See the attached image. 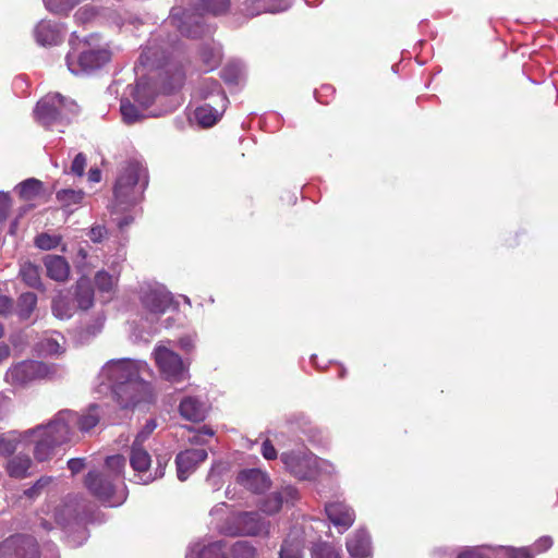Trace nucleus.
Returning a JSON list of instances; mask_svg holds the SVG:
<instances>
[{
  "mask_svg": "<svg viewBox=\"0 0 558 558\" xmlns=\"http://www.w3.org/2000/svg\"><path fill=\"white\" fill-rule=\"evenodd\" d=\"M121 409H134L151 404L155 393L149 381L140 376V366L132 360L122 359L108 362L100 372Z\"/></svg>",
  "mask_w": 558,
  "mask_h": 558,
  "instance_id": "obj_1",
  "label": "nucleus"
},
{
  "mask_svg": "<svg viewBox=\"0 0 558 558\" xmlns=\"http://www.w3.org/2000/svg\"><path fill=\"white\" fill-rule=\"evenodd\" d=\"M142 177L146 185V170L137 161H130L121 169L113 186V199L109 206L111 213L125 211L142 199V191L137 189Z\"/></svg>",
  "mask_w": 558,
  "mask_h": 558,
  "instance_id": "obj_2",
  "label": "nucleus"
},
{
  "mask_svg": "<svg viewBox=\"0 0 558 558\" xmlns=\"http://www.w3.org/2000/svg\"><path fill=\"white\" fill-rule=\"evenodd\" d=\"M199 97L211 99V102L204 104L195 110V119L204 128L215 125L225 112L229 99L217 80L208 78L202 83L198 89Z\"/></svg>",
  "mask_w": 558,
  "mask_h": 558,
  "instance_id": "obj_3",
  "label": "nucleus"
},
{
  "mask_svg": "<svg viewBox=\"0 0 558 558\" xmlns=\"http://www.w3.org/2000/svg\"><path fill=\"white\" fill-rule=\"evenodd\" d=\"M147 439V434L138 433L130 448V465L135 472L134 476L137 483L147 485L165 475V469L168 460L157 458V468L151 472V457L144 448L143 444Z\"/></svg>",
  "mask_w": 558,
  "mask_h": 558,
  "instance_id": "obj_4",
  "label": "nucleus"
},
{
  "mask_svg": "<svg viewBox=\"0 0 558 558\" xmlns=\"http://www.w3.org/2000/svg\"><path fill=\"white\" fill-rule=\"evenodd\" d=\"M269 522L257 511H242L228 517L219 526V533L230 537L267 535Z\"/></svg>",
  "mask_w": 558,
  "mask_h": 558,
  "instance_id": "obj_5",
  "label": "nucleus"
},
{
  "mask_svg": "<svg viewBox=\"0 0 558 558\" xmlns=\"http://www.w3.org/2000/svg\"><path fill=\"white\" fill-rule=\"evenodd\" d=\"M111 59V52L108 49L99 48L92 49L84 43L82 49L76 53L72 50L66 56V65L69 70L77 75L82 73H89L100 69Z\"/></svg>",
  "mask_w": 558,
  "mask_h": 558,
  "instance_id": "obj_6",
  "label": "nucleus"
},
{
  "mask_svg": "<svg viewBox=\"0 0 558 558\" xmlns=\"http://www.w3.org/2000/svg\"><path fill=\"white\" fill-rule=\"evenodd\" d=\"M65 111L76 113L75 101L69 100L60 94H48L37 102L35 114L41 124L49 126L61 121Z\"/></svg>",
  "mask_w": 558,
  "mask_h": 558,
  "instance_id": "obj_7",
  "label": "nucleus"
},
{
  "mask_svg": "<svg viewBox=\"0 0 558 558\" xmlns=\"http://www.w3.org/2000/svg\"><path fill=\"white\" fill-rule=\"evenodd\" d=\"M37 539L27 534H13L0 543V558H39Z\"/></svg>",
  "mask_w": 558,
  "mask_h": 558,
  "instance_id": "obj_8",
  "label": "nucleus"
},
{
  "mask_svg": "<svg viewBox=\"0 0 558 558\" xmlns=\"http://www.w3.org/2000/svg\"><path fill=\"white\" fill-rule=\"evenodd\" d=\"M280 459L287 471L300 480H310L316 474V458L307 450L282 452Z\"/></svg>",
  "mask_w": 558,
  "mask_h": 558,
  "instance_id": "obj_9",
  "label": "nucleus"
},
{
  "mask_svg": "<svg viewBox=\"0 0 558 558\" xmlns=\"http://www.w3.org/2000/svg\"><path fill=\"white\" fill-rule=\"evenodd\" d=\"M154 355L160 373L167 380L180 383L185 378L186 369L179 354L165 347H158Z\"/></svg>",
  "mask_w": 558,
  "mask_h": 558,
  "instance_id": "obj_10",
  "label": "nucleus"
},
{
  "mask_svg": "<svg viewBox=\"0 0 558 558\" xmlns=\"http://www.w3.org/2000/svg\"><path fill=\"white\" fill-rule=\"evenodd\" d=\"M49 367L39 361H22L10 367L5 374L7 381L23 386L48 375Z\"/></svg>",
  "mask_w": 558,
  "mask_h": 558,
  "instance_id": "obj_11",
  "label": "nucleus"
},
{
  "mask_svg": "<svg viewBox=\"0 0 558 558\" xmlns=\"http://www.w3.org/2000/svg\"><path fill=\"white\" fill-rule=\"evenodd\" d=\"M75 418L71 411H62L57 417L43 428L41 435L59 447L71 439L72 429L70 421Z\"/></svg>",
  "mask_w": 558,
  "mask_h": 558,
  "instance_id": "obj_12",
  "label": "nucleus"
},
{
  "mask_svg": "<svg viewBox=\"0 0 558 558\" xmlns=\"http://www.w3.org/2000/svg\"><path fill=\"white\" fill-rule=\"evenodd\" d=\"M88 492L100 501H110L114 495L113 478L110 474L99 471H89L84 480Z\"/></svg>",
  "mask_w": 558,
  "mask_h": 558,
  "instance_id": "obj_13",
  "label": "nucleus"
},
{
  "mask_svg": "<svg viewBox=\"0 0 558 558\" xmlns=\"http://www.w3.org/2000/svg\"><path fill=\"white\" fill-rule=\"evenodd\" d=\"M208 457L204 448H193L181 451L175 457L177 474L180 481H185Z\"/></svg>",
  "mask_w": 558,
  "mask_h": 558,
  "instance_id": "obj_14",
  "label": "nucleus"
},
{
  "mask_svg": "<svg viewBox=\"0 0 558 558\" xmlns=\"http://www.w3.org/2000/svg\"><path fill=\"white\" fill-rule=\"evenodd\" d=\"M299 499V492L291 485L282 486L259 502V509L266 514L277 513L283 506L291 505Z\"/></svg>",
  "mask_w": 558,
  "mask_h": 558,
  "instance_id": "obj_15",
  "label": "nucleus"
},
{
  "mask_svg": "<svg viewBox=\"0 0 558 558\" xmlns=\"http://www.w3.org/2000/svg\"><path fill=\"white\" fill-rule=\"evenodd\" d=\"M325 512L328 520L340 531L349 530L355 521V512L344 501H331L326 504Z\"/></svg>",
  "mask_w": 558,
  "mask_h": 558,
  "instance_id": "obj_16",
  "label": "nucleus"
},
{
  "mask_svg": "<svg viewBox=\"0 0 558 558\" xmlns=\"http://www.w3.org/2000/svg\"><path fill=\"white\" fill-rule=\"evenodd\" d=\"M236 481L240 485L255 494L264 493L270 487L268 475L258 469L241 471Z\"/></svg>",
  "mask_w": 558,
  "mask_h": 558,
  "instance_id": "obj_17",
  "label": "nucleus"
},
{
  "mask_svg": "<svg viewBox=\"0 0 558 558\" xmlns=\"http://www.w3.org/2000/svg\"><path fill=\"white\" fill-rule=\"evenodd\" d=\"M208 408L206 403L196 397H185L179 404L180 415L190 422H203L207 416Z\"/></svg>",
  "mask_w": 558,
  "mask_h": 558,
  "instance_id": "obj_18",
  "label": "nucleus"
},
{
  "mask_svg": "<svg viewBox=\"0 0 558 558\" xmlns=\"http://www.w3.org/2000/svg\"><path fill=\"white\" fill-rule=\"evenodd\" d=\"M143 306L151 314L161 315L172 304L170 293L160 290H148L142 296Z\"/></svg>",
  "mask_w": 558,
  "mask_h": 558,
  "instance_id": "obj_19",
  "label": "nucleus"
},
{
  "mask_svg": "<svg viewBox=\"0 0 558 558\" xmlns=\"http://www.w3.org/2000/svg\"><path fill=\"white\" fill-rule=\"evenodd\" d=\"M349 554L356 558H366L372 554L371 536L366 531L359 530L347 541Z\"/></svg>",
  "mask_w": 558,
  "mask_h": 558,
  "instance_id": "obj_20",
  "label": "nucleus"
},
{
  "mask_svg": "<svg viewBox=\"0 0 558 558\" xmlns=\"http://www.w3.org/2000/svg\"><path fill=\"white\" fill-rule=\"evenodd\" d=\"M47 276L54 281H65L70 276V265L60 255H47L44 258Z\"/></svg>",
  "mask_w": 558,
  "mask_h": 558,
  "instance_id": "obj_21",
  "label": "nucleus"
},
{
  "mask_svg": "<svg viewBox=\"0 0 558 558\" xmlns=\"http://www.w3.org/2000/svg\"><path fill=\"white\" fill-rule=\"evenodd\" d=\"M73 300L76 307L87 311L94 305V289L87 278H81L74 286Z\"/></svg>",
  "mask_w": 558,
  "mask_h": 558,
  "instance_id": "obj_22",
  "label": "nucleus"
},
{
  "mask_svg": "<svg viewBox=\"0 0 558 558\" xmlns=\"http://www.w3.org/2000/svg\"><path fill=\"white\" fill-rule=\"evenodd\" d=\"M33 462L27 454H16L7 462L5 470L10 477L25 478L29 475Z\"/></svg>",
  "mask_w": 558,
  "mask_h": 558,
  "instance_id": "obj_23",
  "label": "nucleus"
},
{
  "mask_svg": "<svg viewBox=\"0 0 558 558\" xmlns=\"http://www.w3.org/2000/svg\"><path fill=\"white\" fill-rule=\"evenodd\" d=\"M227 545L228 543L222 539L206 545H196L195 556L196 558H230L227 553Z\"/></svg>",
  "mask_w": 558,
  "mask_h": 558,
  "instance_id": "obj_24",
  "label": "nucleus"
},
{
  "mask_svg": "<svg viewBox=\"0 0 558 558\" xmlns=\"http://www.w3.org/2000/svg\"><path fill=\"white\" fill-rule=\"evenodd\" d=\"M78 310L76 304L69 294L60 293L52 301V313L60 319L71 318L75 311Z\"/></svg>",
  "mask_w": 558,
  "mask_h": 558,
  "instance_id": "obj_25",
  "label": "nucleus"
},
{
  "mask_svg": "<svg viewBox=\"0 0 558 558\" xmlns=\"http://www.w3.org/2000/svg\"><path fill=\"white\" fill-rule=\"evenodd\" d=\"M75 418L70 421L71 424H76L82 432H89L100 421L99 405L92 404L86 412L77 414L72 412Z\"/></svg>",
  "mask_w": 558,
  "mask_h": 558,
  "instance_id": "obj_26",
  "label": "nucleus"
},
{
  "mask_svg": "<svg viewBox=\"0 0 558 558\" xmlns=\"http://www.w3.org/2000/svg\"><path fill=\"white\" fill-rule=\"evenodd\" d=\"M44 193V183L35 178L27 179L19 184V195L24 201H34Z\"/></svg>",
  "mask_w": 558,
  "mask_h": 558,
  "instance_id": "obj_27",
  "label": "nucleus"
},
{
  "mask_svg": "<svg viewBox=\"0 0 558 558\" xmlns=\"http://www.w3.org/2000/svg\"><path fill=\"white\" fill-rule=\"evenodd\" d=\"M21 279L23 282H25L28 287L35 288V289H41V278H40V271L39 267L27 262L21 265L20 272H19Z\"/></svg>",
  "mask_w": 558,
  "mask_h": 558,
  "instance_id": "obj_28",
  "label": "nucleus"
},
{
  "mask_svg": "<svg viewBox=\"0 0 558 558\" xmlns=\"http://www.w3.org/2000/svg\"><path fill=\"white\" fill-rule=\"evenodd\" d=\"M36 40L43 46H51L58 41V33L50 23L41 22L35 29Z\"/></svg>",
  "mask_w": 558,
  "mask_h": 558,
  "instance_id": "obj_29",
  "label": "nucleus"
},
{
  "mask_svg": "<svg viewBox=\"0 0 558 558\" xmlns=\"http://www.w3.org/2000/svg\"><path fill=\"white\" fill-rule=\"evenodd\" d=\"M37 305V295L33 292L22 293L17 300V315L22 319L31 317Z\"/></svg>",
  "mask_w": 558,
  "mask_h": 558,
  "instance_id": "obj_30",
  "label": "nucleus"
},
{
  "mask_svg": "<svg viewBox=\"0 0 558 558\" xmlns=\"http://www.w3.org/2000/svg\"><path fill=\"white\" fill-rule=\"evenodd\" d=\"M85 193L83 190L62 189L57 192L56 198L62 207H70L82 203Z\"/></svg>",
  "mask_w": 558,
  "mask_h": 558,
  "instance_id": "obj_31",
  "label": "nucleus"
},
{
  "mask_svg": "<svg viewBox=\"0 0 558 558\" xmlns=\"http://www.w3.org/2000/svg\"><path fill=\"white\" fill-rule=\"evenodd\" d=\"M230 0H201L196 10L203 13H211L219 15L226 13L229 10Z\"/></svg>",
  "mask_w": 558,
  "mask_h": 558,
  "instance_id": "obj_32",
  "label": "nucleus"
},
{
  "mask_svg": "<svg viewBox=\"0 0 558 558\" xmlns=\"http://www.w3.org/2000/svg\"><path fill=\"white\" fill-rule=\"evenodd\" d=\"M312 558H341L340 550L328 542H317L311 549Z\"/></svg>",
  "mask_w": 558,
  "mask_h": 558,
  "instance_id": "obj_33",
  "label": "nucleus"
},
{
  "mask_svg": "<svg viewBox=\"0 0 558 558\" xmlns=\"http://www.w3.org/2000/svg\"><path fill=\"white\" fill-rule=\"evenodd\" d=\"M56 448L57 447L51 444L50 439L40 435V438L36 441L34 448V456L39 462L47 461L52 457Z\"/></svg>",
  "mask_w": 558,
  "mask_h": 558,
  "instance_id": "obj_34",
  "label": "nucleus"
},
{
  "mask_svg": "<svg viewBox=\"0 0 558 558\" xmlns=\"http://www.w3.org/2000/svg\"><path fill=\"white\" fill-rule=\"evenodd\" d=\"M232 558H256V548L247 541H238L230 547Z\"/></svg>",
  "mask_w": 558,
  "mask_h": 558,
  "instance_id": "obj_35",
  "label": "nucleus"
},
{
  "mask_svg": "<svg viewBox=\"0 0 558 558\" xmlns=\"http://www.w3.org/2000/svg\"><path fill=\"white\" fill-rule=\"evenodd\" d=\"M280 558H302V544L299 539L287 538L280 549Z\"/></svg>",
  "mask_w": 558,
  "mask_h": 558,
  "instance_id": "obj_36",
  "label": "nucleus"
},
{
  "mask_svg": "<svg viewBox=\"0 0 558 558\" xmlns=\"http://www.w3.org/2000/svg\"><path fill=\"white\" fill-rule=\"evenodd\" d=\"M83 0H46L47 9L56 14H68Z\"/></svg>",
  "mask_w": 558,
  "mask_h": 558,
  "instance_id": "obj_37",
  "label": "nucleus"
},
{
  "mask_svg": "<svg viewBox=\"0 0 558 558\" xmlns=\"http://www.w3.org/2000/svg\"><path fill=\"white\" fill-rule=\"evenodd\" d=\"M199 59L205 66V71H213L220 64L219 54L210 47H203L199 50Z\"/></svg>",
  "mask_w": 558,
  "mask_h": 558,
  "instance_id": "obj_38",
  "label": "nucleus"
},
{
  "mask_svg": "<svg viewBox=\"0 0 558 558\" xmlns=\"http://www.w3.org/2000/svg\"><path fill=\"white\" fill-rule=\"evenodd\" d=\"M52 482V476H41L29 488L24 490V496L29 499L37 498Z\"/></svg>",
  "mask_w": 558,
  "mask_h": 558,
  "instance_id": "obj_39",
  "label": "nucleus"
},
{
  "mask_svg": "<svg viewBox=\"0 0 558 558\" xmlns=\"http://www.w3.org/2000/svg\"><path fill=\"white\" fill-rule=\"evenodd\" d=\"M95 286L100 292H111L114 289L116 280L109 272L100 270L95 275Z\"/></svg>",
  "mask_w": 558,
  "mask_h": 558,
  "instance_id": "obj_40",
  "label": "nucleus"
},
{
  "mask_svg": "<svg viewBox=\"0 0 558 558\" xmlns=\"http://www.w3.org/2000/svg\"><path fill=\"white\" fill-rule=\"evenodd\" d=\"M120 111L126 123H134L142 117L138 108L130 100H121Z\"/></svg>",
  "mask_w": 558,
  "mask_h": 558,
  "instance_id": "obj_41",
  "label": "nucleus"
},
{
  "mask_svg": "<svg viewBox=\"0 0 558 558\" xmlns=\"http://www.w3.org/2000/svg\"><path fill=\"white\" fill-rule=\"evenodd\" d=\"M125 462L126 460L122 454L110 456L106 459V468L112 473V478L121 476Z\"/></svg>",
  "mask_w": 558,
  "mask_h": 558,
  "instance_id": "obj_42",
  "label": "nucleus"
},
{
  "mask_svg": "<svg viewBox=\"0 0 558 558\" xmlns=\"http://www.w3.org/2000/svg\"><path fill=\"white\" fill-rule=\"evenodd\" d=\"M40 351L45 354L49 355H58L61 354L64 350L58 340L52 338L43 339L39 343Z\"/></svg>",
  "mask_w": 558,
  "mask_h": 558,
  "instance_id": "obj_43",
  "label": "nucleus"
},
{
  "mask_svg": "<svg viewBox=\"0 0 558 558\" xmlns=\"http://www.w3.org/2000/svg\"><path fill=\"white\" fill-rule=\"evenodd\" d=\"M59 239L56 236H51L47 233H41L36 236L35 244L37 247L41 250H51L58 246Z\"/></svg>",
  "mask_w": 558,
  "mask_h": 558,
  "instance_id": "obj_44",
  "label": "nucleus"
},
{
  "mask_svg": "<svg viewBox=\"0 0 558 558\" xmlns=\"http://www.w3.org/2000/svg\"><path fill=\"white\" fill-rule=\"evenodd\" d=\"M86 156L83 153H78L71 165L70 173L76 177H83L86 168Z\"/></svg>",
  "mask_w": 558,
  "mask_h": 558,
  "instance_id": "obj_45",
  "label": "nucleus"
},
{
  "mask_svg": "<svg viewBox=\"0 0 558 558\" xmlns=\"http://www.w3.org/2000/svg\"><path fill=\"white\" fill-rule=\"evenodd\" d=\"M240 71L236 65L229 64L223 68L221 72V78L226 83L236 84L239 81Z\"/></svg>",
  "mask_w": 558,
  "mask_h": 558,
  "instance_id": "obj_46",
  "label": "nucleus"
},
{
  "mask_svg": "<svg viewBox=\"0 0 558 558\" xmlns=\"http://www.w3.org/2000/svg\"><path fill=\"white\" fill-rule=\"evenodd\" d=\"M96 16V10L93 7L85 5L80 8L75 13V19L80 23H87Z\"/></svg>",
  "mask_w": 558,
  "mask_h": 558,
  "instance_id": "obj_47",
  "label": "nucleus"
},
{
  "mask_svg": "<svg viewBox=\"0 0 558 558\" xmlns=\"http://www.w3.org/2000/svg\"><path fill=\"white\" fill-rule=\"evenodd\" d=\"M12 206V199L9 194L0 193V221H5L9 217Z\"/></svg>",
  "mask_w": 558,
  "mask_h": 558,
  "instance_id": "obj_48",
  "label": "nucleus"
},
{
  "mask_svg": "<svg viewBox=\"0 0 558 558\" xmlns=\"http://www.w3.org/2000/svg\"><path fill=\"white\" fill-rule=\"evenodd\" d=\"M107 235V229L105 226H100V225H97V226H94L90 228L89 232H88V236L89 239L95 242V243H99L102 241V239Z\"/></svg>",
  "mask_w": 558,
  "mask_h": 558,
  "instance_id": "obj_49",
  "label": "nucleus"
},
{
  "mask_svg": "<svg viewBox=\"0 0 558 558\" xmlns=\"http://www.w3.org/2000/svg\"><path fill=\"white\" fill-rule=\"evenodd\" d=\"M262 454L266 460H275L278 457L277 450L269 439L262 444Z\"/></svg>",
  "mask_w": 558,
  "mask_h": 558,
  "instance_id": "obj_50",
  "label": "nucleus"
},
{
  "mask_svg": "<svg viewBox=\"0 0 558 558\" xmlns=\"http://www.w3.org/2000/svg\"><path fill=\"white\" fill-rule=\"evenodd\" d=\"M16 449V442L12 439L0 438V454L10 456Z\"/></svg>",
  "mask_w": 558,
  "mask_h": 558,
  "instance_id": "obj_51",
  "label": "nucleus"
},
{
  "mask_svg": "<svg viewBox=\"0 0 558 558\" xmlns=\"http://www.w3.org/2000/svg\"><path fill=\"white\" fill-rule=\"evenodd\" d=\"M180 33L186 37L196 38L202 34V26L196 23L193 27H186L185 24L180 25Z\"/></svg>",
  "mask_w": 558,
  "mask_h": 558,
  "instance_id": "obj_52",
  "label": "nucleus"
},
{
  "mask_svg": "<svg viewBox=\"0 0 558 558\" xmlns=\"http://www.w3.org/2000/svg\"><path fill=\"white\" fill-rule=\"evenodd\" d=\"M84 458H72L68 461V468L73 475L80 473L85 468Z\"/></svg>",
  "mask_w": 558,
  "mask_h": 558,
  "instance_id": "obj_53",
  "label": "nucleus"
},
{
  "mask_svg": "<svg viewBox=\"0 0 558 558\" xmlns=\"http://www.w3.org/2000/svg\"><path fill=\"white\" fill-rule=\"evenodd\" d=\"M13 302L10 298L0 294V315L7 314L11 311Z\"/></svg>",
  "mask_w": 558,
  "mask_h": 558,
  "instance_id": "obj_54",
  "label": "nucleus"
},
{
  "mask_svg": "<svg viewBox=\"0 0 558 558\" xmlns=\"http://www.w3.org/2000/svg\"><path fill=\"white\" fill-rule=\"evenodd\" d=\"M101 180V171L98 168H90L88 171V181L98 183Z\"/></svg>",
  "mask_w": 558,
  "mask_h": 558,
  "instance_id": "obj_55",
  "label": "nucleus"
},
{
  "mask_svg": "<svg viewBox=\"0 0 558 558\" xmlns=\"http://www.w3.org/2000/svg\"><path fill=\"white\" fill-rule=\"evenodd\" d=\"M551 544H553L551 538L544 537V538L538 539V542L536 543V548L538 551H544V550L548 549L551 546Z\"/></svg>",
  "mask_w": 558,
  "mask_h": 558,
  "instance_id": "obj_56",
  "label": "nucleus"
},
{
  "mask_svg": "<svg viewBox=\"0 0 558 558\" xmlns=\"http://www.w3.org/2000/svg\"><path fill=\"white\" fill-rule=\"evenodd\" d=\"M458 558H489L476 550H468L464 553H461Z\"/></svg>",
  "mask_w": 558,
  "mask_h": 558,
  "instance_id": "obj_57",
  "label": "nucleus"
},
{
  "mask_svg": "<svg viewBox=\"0 0 558 558\" xmlns=\"http://www.w3.org/2000/svg\"><path fill=\"white\" fill-rule=\"evenodd\" d=\"M180 347L186 352L191 351L193 349L192 340L189 337L181 338Z\"/></svg>",
  "mask_w": 558,
  "mask_h": 558,
  "instance_id": "obj_58",
  "label": "nucleus"
},
{
  "mask_svg": "<svg viewBox=\"0 0 558 558\" xmlns=\"http://www.w3.org/2000/svg\"><path fill=\"white\" fill-rule=\"evenodd\" d=\"M134 218L132 216H125L118 222V227L123 230L125 227L130 226Z\"/></svg>",
  "mask_w": 558,
  "mask_h": 558,
  "instance_id": "obj_59",
  "label": "nucleus"
},
{
  "mask_svg": "<svg viewBox=\"0 0 558 558\" xmlns=\"http://www.w3.org/2000/svg\"><path fill=\"white\" fill-rule=\"evenodd\" d=\"M10 355V348L4 344V343H1L0 344V362L8 359Z\"/></svg>",
  "mask_w": 558,
  "mask_h": 558,
  "instance_id": "obj_60",
  "label": "nucleus"
},
{
  "mask_svg": "<svg viewBox=\"0 0 558 558\" xmlns=\"http://www.w3.org/2000/svg\"><path fill=\"white\" fill-rule=\"evenodd\" d=\"M513 558H533V556L530 554L529 549L522 548L515 553Z\"/></svg>",
  "mask_w": 558,
  "mask_h": 558,
  "instance_id": "obj_61",
  "label": "nucleus"
},
{
  "mask_svg": "<svg viewBox=\"0 0 558 558\" xmlns=\"http://www.w3.org/2000/svg\"><path fill=\"white\" fill-rule=\"evenodd\" d=\"M198 433L202 436H208V437H213L214 436V430L210 427H208V426H203L202 428H199Z\"/></svg>",
  "mask_w": 558,
  "mask_h": 558,
  "instance_id": "obj_62",
  "label": "nucleus"
},
{
  "mask_svg": "<svg viewBox=\"0 0 558 558\" xmlns=\"http://www.w3.org/2000/svg\"><path fill=\"white\" fill-rule=\"evenodd\" d=\"M156 428V423L154 421H150L146 424L145 429L141 433L147 434V437L149 434Z\"/></svg>",
  "mask_w": 558,
  "mask_h": 558,
  "instance_id": "obj_63",
  "label": "nucleus"
},
{
  "mask_svg": "<svg viewBox=\"0 0 558 558\" xmlns=\"http://www.w3.org/2000/svg\"><path fill=\"white\" fill-rule=\"evenodd\" d=\"M190 442L196 444V445H198V444L203 445V444H205V440L203 439V436L199 433H197L196 435H194L193 437L190 438Z\"/></svg>",
  "mask_w": 558,
  "mask_h": 558,
  "instance_id": "obj_64",
  "label": "nucleus"
}]
</instances>
